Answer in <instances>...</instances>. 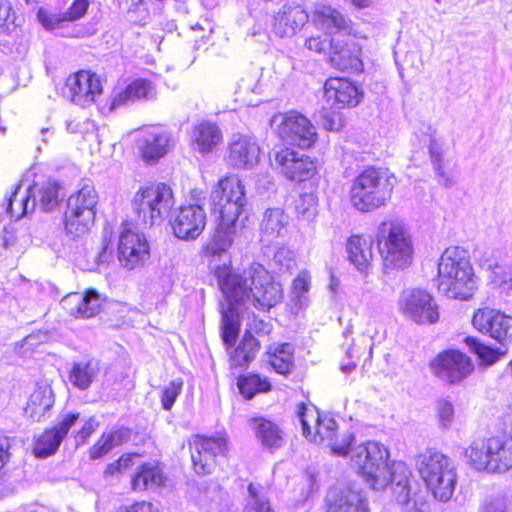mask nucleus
<instances>
[{
    "instance_id": "1",
    "label": "nucleus",
    "mask_w": 512,
    "mask_h": 512,
    "mask_svg": "<svg viewBox=\"0 0 512 512\" xmlns=\"http://www.w3.org/2000/svg\"><path fill=\"white\" fill-rule=\"evenodd\" d=\"M246 204L245 186L237 176H227L218 182L212 192L213 211L218 214L217 227L204 247V256L229 302V307L222 311V339L229 347L239 333V306L266 311L283 299L281 284L262 264L254 262L242 272L231 271L228 251L241 228L240 216Z\"/></svg>"
},
{
    "instance_id": "2",
    "label": "nucleus",
    "mask_w": 512,
    "mask_h": 512,
    "mask_svg": "<svg viewBox=\"0 0 512 512\" xmlns=\"http://www.w3.org/2000/svg\"><path fill=\"white\" fill-rule=\"evenodd\" d=\"M389 451L379 442L369 441L352 451L351 463L367 485L381 491L391 485L392 497L403 512H429V505L416 493L411 494V472L402 463L388 464Z\"/></svg>"
},
{
    "instance_id": "3",
    "label": "nucleus",
    "mask_w": 512,
    "mask_h": 512,
    "mask_svg": "<svg viewBox=\"0 0 512 512\" xmlns=\"http://www.w3.org/2000/svg\"><path fill=\"white\" fill-rule=\"evenodd\" d=\"M437 288L451 299L468 300L478 286V278L467 252L458 247L446 248L437 266Z\"/></svg>"
},
{
    "instance_id": "4",
    "label": "nucleus",
    "mask_w": 512,
    "mask_h": 512,
    "mask_svg": "<svg viewBox=\"0 0 512 512\" xmlns=\"http://www.w3.org/2000/svg\"><path fill=\"white\" fill-rule=\"evenodd\" d=\"M417 471L428 491L440 502L449 501L457 485L454 461L440 451L427 449L418 455Z\"/></svg>"
},
{
    "instance_id": "5",
    "label": "nucleus",
    "mask_w": 512,
    "mask_h": 512,
    "mask_svg": "<svg viewBox=\"0 0 512 512\" xmlns=\"http://www.w3.org/2000/svg\"><path fill=\"white\" fill-rule=\"evenodd\" d=\"M394 182L393 176L380 169L363 170L351 181V205L360 212H372L386 206L392 197Z\"/></svg>"
},
{
    "instance_id": "6",
    "label": "nucleus",
    "mask_w": 512,
    "mask_h": 512,
    "mask_svg": "<svg viewBox=\"0 0 512 512\" xmlns=\"http://www.w3.org/2000/svg\"><path fill=\"white\" fill-rule=\"evenodd\" d=\"M376 240L384 270H400L413 261L414 245L409 228L401 222L383 221Z\"/></svg>"
},
{
    "instance_id": "7",
    "label": "nucleus",
    "mask_w": 512,
    "mask_h": 512,
    "mask_svg": "<svg viewBox=\"0 0 512 512\" xmlns=\"http://www.w3.org/2000/svg\"><path fill=\"white\" fill-rule=\"evenodd\" d=\"M464 454L469 465L477 471L506 473L512 469V435L477 438Z\"/></svg>"
},
{
    "instance_id": "8",
    "label": "nucleus",
    "mask_w": 512,
    "mask_h": 512,
    "mask_svg": "<svg viewBox=\"0 0 512 512\" xmlns=\"http://www.w3.org/2000/svg\"><path fill=\"white\" fill-rule=\"evenodd\" d=\"M174 206L173 190L162 182L141 186L132 199V208L138 220L150 226L161 224Z\"/></svg>"
},
{
    "instance_id": "9",
    "label": "nucleus",
    "mask_w": 512,
    "mask_h": 512,
    "mask_svg": "<svg viewBox=\"0 0 512 512\" xmlns=\"http://www.w3.org/2000/svg\"><path fill=\"white\" fill-rule=\"evenodd\" d=\"M98 194L91 185H84L67 200L64 227L73 238L86 234L94 224Z\"/></svg>"
},
{
    "instance_id": "10",
    "label": "nucleus",
    "mask_w": 512,
    "mask_h": 512,
    "mask_svg": "<svg viewBox=\"0 0 512 512\" xmlns=\"http://www.w3.org/2000/svg\"><path fill=\"white\" fill-rule=\"evenodd\" d=\"M271 126L284 142L299 148H310L317 140L314 125L307 117L296 112L275 115Z\"/></svg>"
},
{
    "instance_id": "11",
    "label": "nucleus",
    "mask_w": 512,
    "mask_h": 512,
    "mask_svg": "<svg viewBox=\"0 0 512 512\" xmlns=\"http://www.w3.org/2000/svg\"><path fill=\"white\" fill-rule=\"evenodd\" d=\"M398 306L400 313L416 324H435L440 318L437 301L429 292L423 289L403 291Z\"/></svg>"
},
{
    "instance_id": "12",
    "label": "nucleus",
    "mask_w": 512,
    "mask_h": 512,
    "mask_svg": "<svg viewBox=\"0 0 512 512\" xmlns=\"http://www.w3.org/2000/svg\"><path fill=\"white\" fill-rule=\"evenodd\" d=\"M273 155L276 167L291 181H306L317 173L314 159L291 148H280L275 150Z\"/></svg>"
},
{
    "instance_id": "13",
    "label": "nucleus",
    "mask_w": 512,
    "mask_h": 512,
    "mask_svg": "<svg viewBox=\"0 0 512 512\" xmlns=\"http://www.w3.org/2000/svg\"><path fill=\"white\" fill-rule=\"evenodd\" d=\"M432 373L442 381L455 384L469 376L474 366L464 353L447 350L438 354L430 363Z\"/></svg>"
},
{
    "instance_id": "14",
    "label": "nucleus",
    "mask_w": 512,
    "mask_h": 512,
    "mask_svg": "<svg viewBox=\"0 0 512 512\" xmlns=\"http://www.w3.org/2000/svg\"><path fill=\"white\" fill-rule=\"evenodd\" d=\"M117 251L121 266L128 270L143 267L150 258V246L145 235L132 229L121 232Z\"/></svg>"
},
{
    "instance_id": "15",
    "label": "nucleus",
    "mask_w": 512,
    "mask_h": 512,
    "mask_svg": "<svg viewBox=\"0 0 512 512\" xmlns=\"http://www.w3.org/2000/svg\"><path fill=\"white\" fill-rule=\"evenodd\" d=\"M298 418L302 425L303 435L311 442L324 443L336 436L337 424L328 416H320L313 405L301 404L298 407Z\"/></svg>"
},
{
    "instance_id": "16",
    "label": "nucleus",
    "mask_w": 512,
    "mask_h": 512,
    "mask_svg": "<svg viewBox=\"0 0 512 512\" xmlns=\"http://www.w3.org/2000/svg\"><path fill=\"white\" fill-rule=\"evenodd\" d=\"M67 96L81 107H89L102 94L100 77L91 71L81 70L70 75L66 80Z\"/></svg>"
},
{
    "instance_id": "17",
    "label": "nucleus",
    "mask_w": 512,
    "mask_h": 512,
    "mask_svg": "<svg viewBox=\"0 0 512 512\" xmlns=\"http://www.w3.org/2000/svg\"><path fill=\"white\" fill-rule=\"evenodd\" d=\"M473 326L498 342L512 345V317L491 308L479 309L474 313Z\"/></svg>"
},
{
    "instance_id": "18",
    "label": "nucleus",
    "mask_w": 512,
    "mask_h": 512,
    "mask_svg": "<svg viewBox=\"0 0 512 512\" xmlns=\"http://www.w3.org/2000/svg\"><path fill=\"white\" fill-rule=\"evenodd\" d=\"M227 443L224 438L196 437L190 444L194 471L198 475L210 474L218 455H224Z\"/></svg>"
},
{
    "instance_id": "19",
    "label": "nucleus",
    "mask_w": 512,
    "mask_h": 512,
    "mask_svg": "<svg viewBox=\"0 0 512 512\" xmlns=\"http://www.w3.org/2000/svg\"><path fill=\"white\" fill-rule=\"evenodd\" d=\"M174 145L172 134L162 128H149L140 132L137 146L142 159L148 164H155L168 154Z\"/></svg>"
},
{
    "instance_id": "20",
    "label": "nucleus",
    "mask_w": 512,
    "mask_h": 512,
    "mask_svg": "<svg viewBox=\"0 0 512 512\" xmlns=\"http://www.w3.org/2000/svg\"><path fill=\"white\" fill-rule=\"evenodd\" d=\"M313 21L317 27L327 33H345L356 38L365 39L367 34L342 12L327 5H319L313 12Z\"/></svg>"
},
{
    "instance_id": "21",
    "label": "nucleus",
    "mask_w": 512,
    "mask_h": 512,
    "mask_svg": "<svg viewBox=\"0 0 512 512\" xmlns=\"http://www.w3.org/2000/svg\"><path fill=\"white\" fill-rule=\"evenodd\" d=\"M174 235L183 240H193L199 237L206 226V213L200 205L181 207L172 220Z\"/></svg>"
},
{
    "instance_id": "22",
    "label": "nucleus",
    "mask_w": 512,
    "mask_h": 512,
    "mask_svg": "<svg viewBox=\"0 0 512 512\" xmlns=\"http://www.w3.org/2000/svg\"><path fill=\"white\" fill-rule=\"evenodd\" d=\"M260 148L256 140L248 135H233L228 146L226 161L238 169H251L258 164Z\"/></svg>"
},
{
    "instance_id": "23",
    "label": "nucleus",
    "mask_w": 512,
    "mask_h": 512,
    "mask_svg": "<svg viewBox=\"0 0 512 512\" xmlns=\"http://www.w3.org/2000/svg\"><path fill=\"white\" fill-rule=\"evenodd\" d=\"M362 50L353 41L343 39V36H334L330 40L329 61L339 70L360 72L363 69L361 60Z\"/></svg>"
},
{
    "instance_id": "24",
    "label": "nucleus",
    "mask_w": 512,
    "mask_h": 512,
    "mask_svg": "<svg viewBox=\"0 0 512 512\" xmlns=\"http://www.w3.org/2000/svg\"><path fill=\"white\" fill-rule=\"evenodd\" d=\"M324 511L369 512V503L361 491L349 487H333L326 494Z\"/></svg>"
},
{
    "instance_id": "25",
    "label": "nucleus",
    "mask_w": 512,
    "mask_h": 512,
    "mask_svg": "<svg viewBox=\"0 0 512 512\" xmlns=\"http://www.w3.org/2000/svg\"><path fill=\"white\" fill-rule=\"evenodd\" d=\"M324 96L332 106L343 109L356 107L361 102L363 93L349 79L332 77L324 84Z\"/></svg>"
},
{
    "instance_id": "26",
    "label": "nucleus",
    "mask_w": 512,
    "mask_h": 512,
    "mask_svg": "<svg viewBox=\"0 0 512 512\" xmlns=\"http://www.w3.org/2000/svg\"><path fill=\"white\" fill-rule=\"evenodd\" d=\"M289 233V216L281 208H269L263 213L260 224L261 240L267 243H279Z\"/></svg>"
},
{
    "instance_id": "27",
    "label": "nucleus",
    "mask_w": 512,
    "mask_h": 512,
    "mask_svg": "<svg viewBox=\"0 0 512 512\" xmlns=\"http://www.w3.org/2000/svg\"><path fill=\"white\" fill-rule=\"evenodd\" d=\"M61 304L73 317L90 318L99 312L101 297L96 291L88 290L84 293H71L66 295L62 299Z\"/></svg>"
},
{
    "instance_id": "28",
    "label": "nucleus",
    "mask_w": 512,
    "mask_h": 512,
    "mask_svg": "<svg viewBox=\"0 0 512 512\" xmlns=\"http://www.w3.org/2000/svg\"><path fill=\"white\" fill-rule=\"evenodd\" d=\"M248 427L254 433L261 446L270 451L277 450L285 444V433L275 422L264 417L248 420Z\"/></svg>"
},
{
    "instance_id": "29",
    "label": "nucleus",
    "mask_w": 512,
    "mask_h": 512,
    "mask_svg": "<svg viewBox=\"0 0 512 512\" xmlns=\"http://www.w3.org/2000/svg\"><path fill=\"white\" fill-rule=\"evenodd\" d=\"M307 21L308 14L301 6H284L274 18L273 31L279 37H292Z\"/></svg>"
},
{
    "instance_id": "30",
    "label": "nucleus",
    "mask_w": 512,
    "mask_h": 512,
    "mask_svg": "<svg viewBox=\"0 0 512 512\" xmlns=\"http://www.w3.org/2000/svg\"><path fill=\"white\" fill-rule=\"evenodd\" d=\"M222 139V132L215 123L202 121L193 127L190 142L193 150L207 155L216 149Z\"/></svg>"
},
{
    "instance_id": "31",
    "label": "nucleus",
    "mask_w": 512,
    "mask_h": 512,
    "mask_svg": "<svg viewBox=\"0 0 512 512\" xmlns=\"http://www.w3.org/2000/svg\"><path fill=\"white\" fill-rule=\"evenodd\" d=\"M347 257L356 270L363 275H368L372 268L373 249L372 243L360 235H352L346 243Z\"/></svg>"
},
{
    "instance_id": "32",
    "label": "nucleus",
    "mask_w": 512,
    "mask_h": 512,
    "mask_svg": "<svg viewBox=\"0 0 512 512\" xmlns=\"http://www.w3.org/2000/svg\"><path fill=\"white\" fill-rule=\"evenodd\" d=\"M156 94V88L152 82L144 79H137L130 83L125 89L116 92L111 97L109 110L113 111L119 106L130 101L154 99Z\"/></svg>"
},
{
    "instance_id": "33",
    "label": "nucleus",
    "mask_w": 512,
    "mask_h": 512,
    "mask_svg": "<svg viewBox=\"0 0 512 512\" xmlns=\"http://www.w3.org/2000/svg\"><path fill=\"white\" fill-rule=\"evenodd\" d=\"M54 404V395L48 384H40L30 394L25 414L34 421L44 419Z\"/></svg>"
},
{
    "instance_id": "34",
    "label": "nucleus",
    "mask_w": 512,
    "mask_h": 512,
    "mask_svg": "<svg viewBox=\"0 0 512 512\" xmlns=\"http://www.w3.org/2000/svg\"><path fill=\"white\" fill-rule=\"evenodd\" d=\"M429 151L439 182L446 187L452 186L455 180L450 167L451 161L447 156V149L444 147V143L437 139H431Z\"/></svg>"
},
{
    "instance_id": "35",
    "label": "nucleus",
    "mask_w": 512,
    "mask_h": 512,
    "mask_svg": "<svg viewBox=\"0 0 512 512\" xmlns=\"http://www.w3.org/2000/svg\"><path fill=\"white\" fill-rule=\"evenodd\" d=\"M100 373L99 361L96 359L82 360L74 363L70 374V382L81 390L87 389Z\"/></svg>"
},
{
    "instance_id": "36",
    "label": "nucleus",
    "mask_w": 512,
    "mask_h": 512,
    "mask_svg": "<svg viewBox=\"0 0 512 512\" xmlns=\"http://www.w3.org/2000/svg\"><path fill=\"white\" fill-rule=\"evenodd\" d=\"M164 482L162 470L153 464H143L139 467L132 479V488L135 491H144L157 488Z\"/></svg>"
},
{
    "instance_id": "37",
    "label": "nucleus",
    "mask_w": 512,
    "mask_h": 512,
    "mask_svg": "<svg viewBox=\"0 0 512 512\" xmlns=\"http://www.w3.org/2000/svg\"><path fill=\"white\" fill-rule=\"evenodd\" d=\"M260 344L257 339L245 333L240 344L230 353V365L232 367H246L255 358Z\"/></svg>"
},
{
    "instance_id": "38",
    "label": "nucleus",
    "mask_w": 512,
    "mask_h": 512,
    "mask_svg": "<svg viewBox=\"0 0 512 512\" xmlns=\"http://www.w3.org/2000/svg\"><path fill=\"white\" fill-rule=\"evenodd\" d=\"M499 257L500 252L498 250L486 248L480 252L477 258L480 267L493 274V282L496 285H501L512 279L511 273L505 272L501 266Z\"/></svg>"
},
{
    "instance_id": "39",
    "label": "nucleus",
    "mask_w": 512,
    "mask_h": 512,
    "mask_svg": "<svg viewBox=\"0 0 512 512\" xmlns=\"http://www.w3.org/2000/svg\"><path fill=\"white\" fill-rule=\"evenodd\" d=\"M268 361L276 372L288 373L293 365V348L289 343L273 344L267 351Z\"/></svg>"
},
{
    "instance_id": "40",
    "label": "nucleus",
    "mask_w": 512,
    "mask_h": 512,
    "mask_svg": "<svg viewBox=\"0 0 512 512\" xmlns=\"http://www.w3.org/2000/svg\"><path fill=\"white\" fill-rule=\"evenodd\" d=\"M295 218L299 222L313 223L318 215V198L312 193H303L294 202Z\"/></svg>"
},
{
    "instance_id": "41",
    "label": "nucleus",
    "mask_w": 512,
    "mask_h": 512,
    "mask_svg": "<svg viewBox=\"0 0 512 512\" xmlns=\"http://www.w3.org/2000/svg\"><path fill=\"white\" fill-rule=\"evenodd\" d=\"M311 274L308 270H302L293 280L291 288V300L298 309H302L308 305V292L311 287Z\"/></svg>"
},
{
    "instance_id": "42",
    "label": "nucleus",
    "mask_w": 512,
    "mask_h": 512,
    "mask_svg": "<svg viewBox=\"0 0 512 512\" xmlns=\"http://www.w3.org/2000/svg\"><path fill=\"white\" fill-rule=\"evenodd\" d=\"M247 491L246 506L242 512H274L266 498V490L262 485L251 483Z\"/></svg>"
},
{
    "instance_id": "43",
    "label": "nucleus",
    "mask_w": 512,
    "mask_h": 512,
    "mask_svg": "<svg viewBox=\"0 0 512 512\" xmlns=\"http://www.w3.org/2000/svg\"><path fill=\"white\" fill-rule=\"evenodd\" d=\"M63 440L51 428L42 433L35 441L34 454L36 457L45 458L54 454Z\"/></svg>"
},
{
    "instance_id": "44",
    "label": "nucleus",
    "mask_w": 512,
    "mask_h": 512,
    "mask_svg": "<svg viewBox=\"0 0 512 512\" xmlns=\"http://www.w3.org/2000/svg\"><path fill=\"white\" fill-rule=\"evenodd\" d=\"M240 393L250 399L256 393L266 392L270 390V383L265 378H260L258 375H248L240 377L237 382Z\"/></svg>"
},
{
    "instance_id": "45",
    "label": "nucleus",
    "mask_w": 512,
    "mask_h": 512,
    "mask_svg": "<svg viewBox=\"0 0 512 512\" xmlns=\"http://www.w3.org/2000/svg\"><path fill=\"white\" fill-rule=\"evenodd\" d=\"M38 202L45 211H51L59 203V186L56 182L47 181L38 190Z\"/></svg>"
},
{
    "instance_id": "46",
    "label": "nucleus",
    "mask_w": 512,
    "mask_h": 512,
    "mask_svg": "<svg viewBox=\"0 0 512 512\" xmlns=\"http://www.w3.org/2000/svg\"><path fill=\"white\" fill-rule=\"evenodd\" d=\"M127 5V15L131 21L142 25L147 23L149 12L145 0H127Z\"/></svg>"
},
{
    "instance_id": "47",
    "label": "nucleus",
    "mask_w": 512,
    "mask_h": 512,
    "mask_svg": "<svg viewBox=\"0 0 512 512\" xmlns=\"http://www.w3.org/2000/svg\"><path fill=\"white\" fill-rule=\"evenodd\" d=\"M465 342L484 363L491 365L498 360V353L495 350L481 344L476 339L467 337Z\"/></svg>"
},
{
    "instance_id": "48",
    "label": "nucleus",
    "mask_w": 512,
    "mask_h": 512,
    "mask_svg": "<svg viewBox=\"0 0 512 512\" xmlns=\"http://www.w3.org/2000/svg\"><path fill=\"white\" fill-rule=\"evenodd\" d=\"M182 386L183 381L181 379H176L164 387L161 394V403L165 410H170L172 408L177 397L181 393Z\"/></svg>"
},
{
    "instance_id": "49",
    "label": "nucleus",
    "mask_w": 512,
    "mask_h": 512,
    "mask_svg": "<svg viewBox=\"0 0 512 512\" xmlns=\"http://www.w3.org/2000/svg\"><path fill=\"white\" fill-rule=\"evenodd\" d=\"M354 441L352 433H344L340 439L336 436L329 440L326 445L331 449V452L337 456H345L348 454L349 448Z\"/></svg>"
},
{
    "instance_id": "50",
    "label": "nucleus",
    "mask_w": 512,
    "mask_h": 512,
    "mask_svg": "<svg viewBox=\"0 0 512 512\" xmlns=\"http://www.w3.org/2000/svg\"><path fill=\"white\" fill-rule=\"evenodd\" d=\"M438 420L442 427H449L454 419L455 409L448 399H439L436 403Z\"/></svg>"
},
{
    "instance_id": "51",
    "label": "nucleus",
    "mask_w": 512,
    "mask_h": 512,
    "mask_svg": "<svg viewBox=\"0 0 512 512\" xmlns=\"http://www.w3.org/2000/svg\"><path fill=\"white\" fill-rule=\"evenodd\" d=\"M508 504L505 495L495 493L488 496L480 509V512H507Z\"/></svg>"
},
{
    "instance_id": "52",
    "label": "nucleus",
    "mask_w": 512,
    "mask_h": 512,
    "mask_svg": "<svg viewBox=\"0 0 512 512\" xmlns=\"http://www.w3.org/2000/svg\"><path fill=\"white\" fill-rule=\"evenodd\" d=\"M32 187H28L24 193H21V186H17L14 193L9 199V210H13L17 206L21 210V215H25L28 209V203L30 201V194Z\"/></svg>"
},
{
    "instance_id": "53",
    "label": "nucleus",
    "mask_w": 512,
    "mask_h": 512,
    "mask_svg": "<svg viewBox=\"0 0 512 512\" xmlns=\"http://www.w3.org/2000/svg\"><path fill=\"white\" fill-rule=\"evenodd\" d=\"M138 458L139 456L137 454L123 455L117 461L108 465L105 474L113 476L117 473H123L135 465Z\"/></svg>"
},
{
    "instance_id": "54",
    "label": "nucleus",
    "mask_w": 512,
    "mask_h": 512,
    "mask_svg": "<svg viewBox=\"0 0 512 512\" xmlns=\"http://www.w3.org/2000/svg\"><path fill=\"white\" fill-rule=\"evenodd\" d=\"M79 419V413H64L58 418L57 424L52 428L58 436L63 440L70 429L76 424Z\"/></svg>"
},
{
    "instance_id": "55",
    "label": "nucleus",
    "mask_w": 512,
    "mask_h": 512,
    "mask_svg": "<svg viewBox=\"0 0 512 512\" xmlns=\"http://www.w3.org/2000/svg\"><path fill=\"white\" fill-rule=\"evenodd\" d=\"M273 259L277 265L285 270H292L296 266L295 253L286 246L279 247Z\"/></svg>"
},
{
    "instance_id": "56",
    "label": "nucleus",
    "mask_w": 512,
    "mask_h": 512,
    "mask_svg": "<svg viewBox=\"0 0 512 512\" xmlns=\"http://www.w3.org/2000/svg\"><path fill=\"white\" fill-rule=\"evenodd\" d=\"M89 7L88 0H75L67 12L62 14L65 21H76L82 18Z\"/></svg>"
},
{
    "instance_id": "57",
    "label": "nucleus",
    "mask_w": 512,
    "mask_h": 512,
    "mask_svg": "<svg viewBox=\"0 0 512 512\" xmlns=\"http://www.w3.org/2000/svg\"><path fill=\"white\" fill-rule=\"evenodd\" d=\"M14 13L7 0H0V30L9 31L10 26L14 24Z\"/></svg>"
},
{
    "instance_id": "58",
    "label": "nucleus",
    "mask_w": 512,
    "mask_h": 512,
    "mask_svg": "<svg viewBox=\"0 0 512 512\" xmlns=\"http://www.w3.org/2000/svg\"><path fill=\"white\" fill-rule=\"evenodd\" d=\"M102 437L108 445L111 446V449H113L126 442L130 437V432L128 429H118L108 433H103Z\"/></svg>"
},
{
    "instance_id": "59",
    "label": "nucleus",
    "mask_w": 512,
    "mask_h": 512,
    "mask_svg": "<svg viewBox=\"0 0 512 512\" xmlns=\"http://www.w3.org/2000/svg\"><path fill=\"white\" fill-rule=\"evenodd\" d=\"M102 437L108 445L111 446V449H113L126 442L130 437V432L128 429H118L108 433H103Z\"/></svg>"
},
{
    "instance_id": "60",
    "label": "nucleus",
    "mask_w": 512,
    "mask_h": 512,
    "mask_svg": "<svg viewBox=\"0 0 512 512\" xmlns=\"http://www.w3.org/2000/svg\"><path fill=\"white\" fill-rule=\"evenodd\" d=\"M67 129L71 133H81L86 139L95 134V125L92 121L85 119L82 122L68 123Z\"/></svg>"
},
{
    "instance_id": "61",
    "label": "nucleus",
    "mask_w": 512,
    "mask_h": 512,
    "mask_svg": "<svg viewBox=\"0 0 512 512\" xmlns=\"http://www.w3.org/2000/svg\"><path fill=\"white\" fill-rule=\"evenodd\" d=\"M39 22L46 28V29H55L59 26V24L63 21L62 14L61 15H55V14H49L46 11L40 9L37 14Z\"/></svg>"
},
{
    "instance_id": "62",
    "label": "nucleus",
    "mask_w": 512,
    "mask_h": 512,
    "mask_svg": "<svg viewBox=\"0 0 512 512\" xmlns=\"http://www.w3.org/2000/svg\"><path fill=\"white\" fill-rule=\"evenodd\" d=\"M271 331V325L270 323H266L261 319H258L257 317L253 316L249 322L247 323V329L245 333H249L253 335V333H256L258 335H264L269 334Z\"/></svg>"
},
{
    "instance_id": "63",
    "label": "nucleus",
    "mask_w": 512,
    "mask_h": 512,
    "mask_svg": "<svg viewBox=\"0 0 512 512\" xmlns=\"http://www.w3.org/2000/svg\"><path fill=\"white\" fill-rule=\"evenodd\" d=\"M98 422L94 417H90L85 421L81 429L77 432L75 438L78 443H84L97 429Z\"/></svg>"
},
{
    "instance_id": "64",
    "label": "nucleus",
    "mask_w": 512,
    "mask_h": 512,
    "mask_svg": "<svg viewBox=\"0 0 512 512\" xmlns=\"http://www.w3.org/2000/svg\"><path fill=\"white\" fill-rule=\"evenodd\" d=\"M111 446L101 436L99 440L90 448L89 455L91 459H98L111 451Z\"/></svg>"
}]
</instances>
